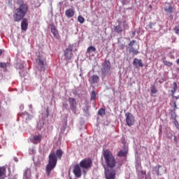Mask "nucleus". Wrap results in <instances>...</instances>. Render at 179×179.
Listing matches in <instances>:
<instances>
[{"mask_svg": "<svg viewBox=\"0 0 179 179\" xmlns=\"http://www.w3.org/2000/svg\"><path fill=\"white\" fill-rule=\"evenodd\" d=\"M102 159H103L106 167H105V178L106 179H115L117 176V170H120L121 165L115 168L117 166V159L113 152L109 150H105L103 151Z\"/></svg>", "mask_w": 179, "mask_h": 179, "instance_id": "f257e3e1", "label": "nucleus"}, {"mask_svg": "<svg viewBox=\"0 0 179 179\" xmlns=\"http://www.w3.org/2000/svg\"><path fill=\"white\" fill-rule=\"evenodd\" d=\"M17 4L19 7L15 9V11L13 15L15 22H21V29L23 31L27 30L29 27V20L27 18H24V16L27 15L29 12V5L24 3V0H17Z\"/></svg>", "mask_w": 179, "mask_h": 179, "instance_id": "f03ea898", "label": "nucleus"}, {"mask_svg": "<svg viewBox=\"0 0 179 179\" xmlns=\"http://www.w3.org/2000/svg\"><path fill=\"white\" fill-rule=\"evenodd\" d=\"M64 155V152H62V150H56V155L55 152H51L49 154L48 156V164L46 165L45 167V171L47 176L48 177L51 174V171L55 169V166H57V163L59 160H61L62 159V155Z\"/></svg>", "mask_w": 179, "mask_h": 179, "instance_id": "7ed1b4c3", "label": "nucleus"}, {"mask_svg": "<svg viewBox=\"0 0 179 179\" xmlns=\"http://www.w3.org/2000/svg\"><path fill=\"white\" fill-rule=\"evenodd\" d=\"M36 65L39 72H45V66H47V60L42 55H39L36 59Z\"/></svg>", "mask_w": 179, "mask_h": 179, "instance_id": "20e7f679", "label": "nucleus"}, {"mask_svg": "<svg viewBox=\"0 0 179 179\" xmlns=\"http://www.w3.org/2000/svg\"><path fill=\"white\" fill-rule=\"evenodd\" d=\"M92 164H93V162H92V159L90 158L83 159L80 162V166L81 167V169H90V167H92Z\"/></svg>", "mask_w": 179, "mask_h": 179, "instance_id": "39448f33", "label": "nucleus"}, {"mask_svg": "<svg viewBox=\"0 0 179 179\" xmlns=\"http://www.w3.org/2000/svg\"><path fill=\"white\" fill-rule=\"evenodd\" d=\"M126 123L128 127H132L135 124V117L131 113H126Z\"/></svg>", "mask_w": 179, "mask_h": 179, "instance_id": "423d86ee", "label": "nucleus"}, {"mask_svg": "<svg viewBox=\"0 0 179 179\" xmlns=\"http://www.w3.org/2000/svg\"><path fill=\"white\" fill-rule=\"evenodd\" d=\"M73 51V45H69L67 48L64 50V57L66 59H71L73 54L72 53Z\"/></svg>", "mask_w": 179, "mask_h": 179, "instance_id": "0eeeda50", "label": "nucleus"}, {"mask_svg": "<svg viewBox=\"0 0 179 179\" xmlns=\"http://www.w3.org/2000/svg\"><path fill=\"white\" fill-rule=\"evenodd\" d=\"M73 173L77 178L82 177V170L80 169V166L78 164L74 166Z\"/></svg>", "mask_w": 179, "mask_h": 179, "instance_id": "6e6552de", "label": "nucleus"}, {"mask_svg": "<svg viewBox=\"0 0 179 179\" xmlns=\"http://www.w3.org/2000/svg\"><path fill=\"white\" fill-rule=\"evenodd\" d=\"M69 101L71 110H72V111H76V100H75L74 98H69Z\"/></svg>", "mask_w": 179, "mask_h": 179, "instance_id": "1a4fd4ad", "label": "nucleus"}, {"mask_svg": "<svg viewBox=\"0 0 179 179\" xmlns=\"http://www.w3.org/2000/svg\"><path fill=\"white\" fill-rule=\"evenodd\" d=\"M133 65L136 68H143V63H142V59H136L135 58L133 62Z\"/></svg>", "mask_w": 179, "mask_h": 179, "instance_id": "9d476101", "label": "nucleus"}, {"mask_svg": "<svg viewBox=\"0 0 179 179\" xmlns=\"http://www.w3.org/2000/svg\"><path fill=\"white\" fill-rule=\"evenodd\" d=\"M110 69H111V66H110V63H105L103 64V67L102 68V73L103 75H107L110 72Z\"/></svg>", "mask_w": 179, "mask_h": 179, "instance_id": "9b49d317", "label": "nucleus"}, {"mask_svg": "<svg viewBox=\"0 0 179 179\" xmlns=\"http://www.w3.org/2000/svg\"><path fill=\"white\" fill-rule=\"evenodd\" d=\"M164 11L169 15L174 13V7L171 4H168V6L164 7Z\"/></svg>", "mask_w": 179, "mask_h": 179, "instance_id": "f8f14e48", "label": "nucleus"}, {"mask_svg": "<svg viewBox=\"0 0 179 179\" xmlns=\"http://www.w3.org/2000/svg\"><path fill=\"white\" fill-rule=\"evenodd\" d=\"M6 178V168L5 166H0V179Z\"/></svg>", "mask_w": 179, "mask_h": 179, "instance_id": "ddd939ff", "label": "nucleus"}, {"mask_svg": "<svg viewBox=\"0 0 179 179\" xmlns=\"http://www.w3.org/2000/svg\"><path fill=\"white\" fill-rule=\"evenodd\" d=\"M41 139H43L42 135H35L33 138V143H35L36 145H37V143H41Z\"/></svg>", "mask_w": 179, "mask_h": 179, "instance_id": "4468645a", "label": "nucleus"}, {"mask_svg": "<svg viewBox=\"0 0 179 179\" xmlns=\"http://www.w3.org/2000/svg\"><path fill=\"white\" fill-rule=\"evenodd\" d=\"M65 15L69 18L73 17V15H75V11L73 10V9L69 8L66 11Z\"/></svg>", "mask_w": 179, "mask_h": 179, "instance_id": "2eb2a0df", "label": "nucleus"}, {"mask_svg": "<svg viewBox=\"0 0 179 179\" xmlns=\"http://www.w3.org/2000/svg\"><path fill=\"white\" fill-rule=\"evenodd\" d=\"M114 31L115 33H117V34H121V33H122V27L121 26V22H119V24L115 27Z\"/></svg>", "mask_w": 179, "mask_h": 179, "instance_id": "dca6fc26", "label": "nucleus"}, {"mask_svg": "<svg viewBox=\"0 0 179 179\" xmlns=\"http://www.w3.org/2000/svg\"><path fill=\"white\" fill-rule=\"evenodd\" d=\"M89 82L92 85H94V83H97L99 82V77L96 75H94L91 77V78L89 80Z\"/></svg>", "mask_w": 179, "mask_h": 179, "instance_id": "f3484780", "label": "nucleus"}, {"mask_svg": "<svg viewBox=\"0 0 179 179\" xmlns=\"http://www.w3.org/2000/svg\"><path fill=\"white\" fill-rule=\"evenodd\" d=\"M92 52H96V48L94 46H90L87 49L86 54H92Z\"/></svg>", "mask_w": 179, "mask_h": 179, "instance_id": "a211bd4d", "label": "nucleus"}, {"mask_svg": "<svg viewBox=\"0 0 179 179\" xmlns=\"http://www.w3.org/2000/svg\"><path fill=\"white\" fill-rule=\"evenodd\" d=\"M178 89V86L177 85V83L173 82V89L171 90L172 97H174V93L177 92Z\"/></svg>", "mask_w": 179, "mask_h": 179, "instance_id": "6ab92c4d", "label": "nucleus"}, {"mask_svg": "<svg viewBox=\"0 0 179 179\" xmlns=\"http://www.w3.org/2000/svg\"><path fill=\"white\" fill-rule=\"evenodd\" d=\"M117 156H119V157H125V156H127V151L120 150L117 154Z\"/></svg>", "mask_w": 179, "mask_h": 179, "instance_id": "aec40b11", "label": "nucleus"}, {"mask_svg": "<svg viewBox=\"0 0 179 179\" xmlns=\"http://www.w3.org/2000/svg\"><path fill=\"white\" fill-rule=\"evenodd\" d=\"M23 179H30V171L29 169H27L24 173Z\"/></svg>", "mask_w": 179, "mask_h": 179, "instance_id": "412c9836", "label": "nucleus"}, {"mask_svg": "<svg viewBox=\"0 0 179 179\" xmlns=\"http://www.w3.org/2000/svg\"><path fill=\"white\" fill-rule=\"evenodd\" d=\"M129 52H132L133 55H137V54H139V51H138V50H136L135 48H134V47H131L129 49Z\"/></svg>", "mask_w": 179, "mask_h": 179, "instance_id": "4be33fe9", "label": "nucleus"}, {"mask_svg": "<svg viewBox=\"0 0 179 179\" xmlns=\"http://www.w3.org/2000/svg\"><path fill=\"white\" fill-rule=\"evenodd\" d=\"M122 23V27L124 30H128V29H129V26H128V23H127V21H124Z\"/></svg>", "mask_w": 179, "mask_h": 179, "instance_id": "5701e85b", "label": "nucleus"}, {"mask_svg": "<svg viewBox=\"0 0 179 179\" xmlns=\"http://www.w3.org/2000/svg\"><path fill=\"white\" fill-rule=\"evenodd\" d=\"M98 114L99 115H106V109L104 108H101L99 110Z\"/></svg>", "mask_w": 179, "mask_h": 179, "instance_id": "b1692460", "label": "nucleus"}, {"mask_svg": "<svg viewBox=\"0 0 179 179\" xmlns=\"http://www.w3.org/2000/svg\"><path fill=\"white\" fill-rule=\"evenodd\" d=\"M51 31L55 36H56L58 34V31H57V29H55V27H53L51 28Z\"/></svg>", "mask_w": 179, "mask_h": 179, "instance_id": "393cba45", "label": "nucleus"}, {"mask_svg": "<svg viewBox=\"0 0 179 179\" xmlns=\"http://www.w3.org/2000/svg\"><path fill=\"white\" fill-rule=\"evenodd\" d=\"M163 62L165 66H171L173 65V62H169L167 60H164Z\"/></svg>", "mask_w": 179, "mask_h": 179, "instance_id": "a878e982", "label": "nucleus"}, {"mask_svg": "<svg viewBox=\"0 0 179 179\" xmlns=\"http://www.w3.org/2000/svg\"><path fill=\"white\" fill-rule=\"evenodd\" d=\"M78 20L80 23H85V18L82 15L78 17Z\"/></svg>", "mask_w": 179, "mask_h": 179, "instance_id": "bb28decb", "label": "nucleus"}, {"mask_svg": "<svg viewBox=\"0 0 179 179\" xmlns=\"http://www.w3.org/2000/svg\"><path fill=\"white\" fill-rule=\"evenodd\" d=\"M91 100H96V92L94 91L91 93Z\"/></svg>", "mask_w": 179, "mask_h": 179, "instance_id": "cd10ccee", "label": "nucleus"}, {"mask_svg": "<svg viewBox=\"0 0 179 179\" xmlns=\"http://www.w3.org/2000/svg\"><path fill=\"white\" fill-rule=\"evenodd\" d=\"M173 30H174L176 34H179V25L175 27Z\"/></svg>", "mask_w": 179, "mask_h": 179, "instance_id": "c85d7f7f", "label": "nucleus"}, {"mask_svg": "<svg viewBox=\"0 0 179 179\" xmlns=\"http://www.w3.org/2000/svg\"><path fill=\"white\" fill-rule=\"evenodd\" d=\"M173 124L175 125V127H176L177 129H179V123H178V121H177L176 120H175L173 121Z\"/></svg>", "mask_w": 179, "mask_h": 179, "instance_id": "c756f323", "label": "nucleus"}, {"mask_svg": "<svg viewBox=\"0 0 179 179\" xmlns=\"http://www.w3.org/2000/svg\"><path fill=\"white\" fill-rule=\"evenodd\" d=\"M136 43V41L133 40L131 41H130V43H129V46L132 48V46L134 45V44H135Z\"/></svg>", "mask_w": 179, "mask_h": 179, "instance_id": "7c9ffc66", "label": "nucleus"}, {"mask_svg": "<svg viewBox=\"0 0 179 179\" xmlns=\"http://www.w3.org/2000/svg\"><path fill=\"white\" fill-rule=\"evenodd\" d=\"M151 93H152L153 94H155V93H157V90H156V88L153 87L151 90Z\"/></svg>", "mask_w": 179, "mask_h": 179, "instance_id": "2f4dec72", "label": "nucleus"}, {"mask_svg": "<svg viewBox=\"0 0 179 179\" xmlns=\"http://www.w3.org/2000/svg\"><path fill=\"white\" fill-rule=\"evenodd\" d=\"M1 68H6V63H0Z\"/></svg>", "mask_w": 179, "mask_h": 179, "instance_id": "473e14b6", "label": "nucleus"}, {"mask_svg": "<svg viewBox=\"0 0 179 179\" xmlns=\"http://www.w3.org/2000/svg\"><path fill=\"white\" fill-rule=\"evenodd\" d=\"M160 167H162V166L159 165L158 169L157 170V176H160V172L159 171V169H160Z\"/></svg>", "mask_w": 179, "mask_h": 179, "instance_id": "72a5a7b5", "label": "nucleus"}, {"mask_svg": "<svg viewBox=\"0 0 179 179\" xmlns=\"http://www.w3.org/2000/svg\"><path fill=\"white\" fill-rule=\"evenodd\" d=\"M177 108V103L176 101H173V110H176Z\"/></svg>", "mask_w": 179, "mask_h": 179, "instance_id": "f704fd0d", "label": "nucleus"}, {"mask_svg": "<svg viewBox=\"0 0 179 179\" xmlns=\"http://www.w3.org/2000/svg\"><path fill=\"white\" fill-rule=\"evenodd\" d=\"M63 107H64V108H68V103H63Z\"/></svg>", "mask_w": 179, "mask_h": 179, "instance_id": "c9c22d12", "label": "nucleus"}, {"mask_svg": "<svg viewBox=\"0 0 179 179\" xmlns=\"http://www.w3.org/2000/svg\"><path fill=\"white\" fill-rule=\"evenodd\" d=\"M121 48H122V50H125V45L122 44L121 45Z\"/></svg>", "mask_w": 179, "mask_h": 179, "instance_id": "e433bc0d", "label": "nucleus"}, {"mask_svg": "<svg viewBox=\"0 0 179 179\" xmlns=\"http://www.w3.org/2000/svg\"><path fill=\"white\" fill-rule=\"evenodd\" d=\"M3 52V50H2L1 49H0V55H2V53Z\"/></svg>", "mask_w": 179, "mask_h": 179, "instance_id": "4c0bfd02", "label": "nucleus"}, {"mask_svg": "<svg viewBox=\"0 0 179 179\" xmlns=\"http://www.w3.org/2000/svg\"><path fill=\"white\" fill-rule=\"evenodd\" d=\"M173 97H174V99H176V100H178V99H179V96H176L175 95Z\"/></svg>", "mask_w": 179, "mask_h": 179, "instance_id": "58836bf2", "label": "nucleus"}, {"mask_svg": "<svg viewBox=\"0 0 179 179\" xmlns=\"http://www.w3.org/2000/svg\"><path fill=\"white\" fill-rule=\"evenodd\" d=\"M176 64L179 65V58L176 60Z\"/></svg>", "mask_w": 179, "mask_h": 179, "instance_id": "ea45409f", "label": "nucleus"}, {"mask_svg": "<svg viewBox=\"0 0 179 179\" xmlns=\"http://www.w3.org/2000/svg\"><path fill=\"white\" fill-rule=\"evenodd\" d=\"M133 36H135V31L132 32Z\"/></svg>", "mask_w": 179, "mask_h": 179, "instance_id": "a19ab883", "label": "nucleus"}, {"mask_svg": "<svg viewBox=\"0 0 179 179\" xmlns=\"http://www.w3.org/2000/svg\"><path fill=\"white\" fill-rule=\"evenodd\" d=\"M176 71H177V72L179 73V68H178V69H176Z\"/></svg>", "mask_w": 179, "mask_h": 179, "instance_id": "79ce46f5", "label": "nucleus"}, {"mask_svg": "<svg viewBox=\"0 0 179 179\" xmlns=\"http://www.w3.org/2000/svg\"><path fill=\"white\" fill-rule=\"evenodd\" d=\"M80 76H82V74H80Z\"/></svg>", "mask_w": 179, "mask_h": 179, "instance_id": "37998d69", "label": "nucleus"}, {"mask_svg": "<svg viewBox=\"0 0 179 179\" xmlns=\"http://www.w3.org/2000/svg\"><path fill=\"white\" fill-rule=\"evenodd\" d=\"M70 1H73V0H70Z\"/></svg>", "mask_w": 179, "mask_h": 179, "instance_id": "c03bdc74", "label": "nucleus"}]
</instances>
